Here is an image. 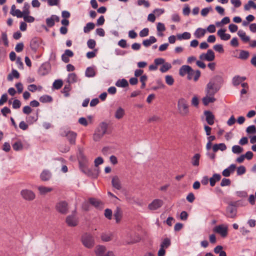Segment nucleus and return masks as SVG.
Segmentation results:
<instances>
[{"label": "nucleus", "instance_id": "47", "mask_svg": "<svg viewBox=\"0 0 256 256\" xmlns=\"http://www.w3.org/2000/svg\"><path fill=\"white\" fill-rule=\"evenodd\" d=\"M124 114V110L122 107H119L115 112V117L118 119L122 118Z\"/></svg>", "mask_w": 256, "mask_h": 256}, {"label": "nucleus", "instance_id": "50", "mask_svg": "<svg viewBox=\"0 0 256 256\" xmlns=\"http://www.w3.org/2000/svg\"><path fill=\"white\" fill-rule=\"evenodd\" d=\"M250 56V53L248 51L242 50L240 52L238 58L241 60H246Z\"/></svg>", "mask_w": 256, "mask_h": 256}, {"label": "nucleus", "instance_id": "25", "mask_svg": "<svg viewBox=\"0 0 256 256\" xmlns=\"http://www.w3.org/2000/svg\"><path fill=\"white\" fill-rule=\"evenodd\" d=\"M114 217L117 224L119 223L122 218V212L120 207H116V210L114 212Z\"/></svg>", "mask_w": 256, "mask_h": 256}, {"label": "nucleus", "instance_id": "27", "mask_svg": "<svg viewBox=\"0 0 256 256\" xmlns=\"http://www.w3.org/2000/svg\"><path fill=\"white\" fill-rule=\"evenodd\" d=\"M106 250V246L98 245L96 247L95 253L96 256H104V254Z\"/></svg>", "mask_w": 256, "mask_h": 256}, {"label": "nucleus", "instance_id": "62", "mask_svg": "<svg viewBox=\"0 0 256 256\" xmlns=\"http://www.w3.org/2000/svg\"><path fill=\"white\" fill-rule=\"evenodd\" d=\"M237 175L240 176L246 173V168L244 166H240L237 168Z\"/></svg>", "mask_w": 256, "mask_h": 256}, {"label": "nucleus", "instance_id": "53", "mask_svg": "<svg viewBox=\"0 0 256 256\" xmlns=\"http://www.w3.org/2000/svg\"><path fill=\"white\" fill-rule=\"evenodd\" d=\"M171 244L170 240L169 238H165L160 244V248H168Z\"/></svg>", "mask_w": 256, "mask_h": 256}, {"label": "nucleus", "instance_id": "51", "mask_svg": "<svg viewBox=\"0 0 256 256\" xmlns=\"http://www.w3.org/2000/svg\"><path fill=\"white\" fill-rule=\"evenodd\" d=\"M244 148L238 145H234L232 147V152L234 154H239L242 153Z\"/></svg>", "mask_w": 256, "mask_h": 256}, {"label": "nucleus", "instance_id": "64", "mask_svg": "<svg viewBox=\"0 0 256 256\" xmlns=\"http://www.w3.org/2000/svg\"><path fill=\"white\" fill-rule=\"evenodd\" d=\"M87 46L88 48L93 49L96 46V42L93 39H89L87 42Z\"/></svg>", "mask_w": 256, "mask_h": 256}, {"label": "nucleus", "instance_id": "43", "mask_svg": "<svg viewBox=\"0 0 256 256\" xmlns=\"http://www.w3.org/2000/svg\"><path fill=\"white\" fill-rule=\"evenodd\" d=\"M40 194H45L48 192H50L52 190V188L46 187L44 186H40L38 187Z\"/></svg>", "mask_w": 256, "mask_h": 256}, {"label": "nucleus", "instance_id": "57", "mask_svg": "<svg viewBox=\"0 0 256 256\" xmlns=\"http://www.w3.org/2000/svg\"><path fill=\"white\" fill-rule=\"evenodd\" d=\"M246 132L248 134H254L256 133V127L254 125L248 126L246 129Z\"/></svg>", "mask_w": 256, "mask_h": 256}, {"label": "nucleus", "instance_id": "12", "mask_svg": "<svg viewBox=\"0 0 256 256\" xmlns=\"http://www.w3.org/2000/svg\"><path fill=\"white\" fill-rule=\"evenodd\" d=\"M41 39L38 37H34L31 40L30 46L32 52H36L41 43Z\"/></svg>", "mask_w": 256, "mask_h": 256}, {"label": "nucleus", "instance_id": "16", "mask_svg": "<svg viewBox=\"0 0 256 256\" xmlns=\"http://www.w3.org/2000/svg\"><path fill=\"white\" fill-rule=\"evenodd\" d=\"M204 114L206 116V120L207 123L210 126L214 124L215 117L212 112L210 110H204Z\"/></svg>", "mask_w": 256, "mask_h": 256}, {"label": "nucleus", "instance_id": "23", "mask_svg": "<svg viewBox=\"0 0 256 256\" xmlns=\"http://www.w3.org/2000/svg\"><path fill=\"white\" fill-rule=\"evenodd\" d=\"M52 174L48 170H44L40 175V178L42 181H48L51 178Z\"/></svg>", "mask_w": 256, "mask_h": 256}, {"label": "nucleus", "instance_id": "14", "mask_svg": "<svg viewBox=\"0 0 256 256\" xmlns=\"http://www.w3.org/2000/svg\"><path fill=\"white\" fill-rule=\"evenodd\" d=\"M214 231L221 235L222 238H225L228 235V228L223 225H218L214 227Z\"/></svg>", "mask_w": 256, "mask_h": 256}, {"label": "nucleus", "instance_id": "63", "mask_svg": "<svg viewBox=\"0 0 256 256\" xmlns=\"http://www.w3.org/2000/svg\"><path fill=\"white\" fill-rule=\"evenodd\" d=\"M0 112L4 116L6 117L8 114L11 113V110L8 107L4 106L1 109Z\"/></svg>", "mask_w": 256, "mask_h": 256}, {"label": "nucleus", "instance_id": "3", "mask_svg": "<svg viewBox=\"0 0 256 256\" xmlns=\"http://www.w3.org/2000/svg\"><path fill=\"white\" fill-rule=\"evenodd\" d=\"M81 241L82 244L88 248H92L94 245V240L90 234L86 232L82 236Z\"/></svg>", "mask_w": 256, "mask_h": 256}, {"label": "nucleus", "instance_id": "6", "mask_svg": "<svg viewBox=\"0 0 256 256\" xmlns=\"http://www.w3.org/2000/svg\"><path fill=\"white\" fill-rule=\"evenodd\" d=\"M20 194L24 200L28 201H32L36 198V195L34 192L28 189L22 190Z\"/></svg>", "mask_w": 256, "mask_h": 256}, {"label": "nucleus", "instance_id": "9", "mask_svg": "<svg viewBox=\"0 0 256 256\" xmlns=\"http://www.w3.org/2000/svg\"><path fill=\"white\" fill-rule=\"evenodd\" d=\"M51 69V66L49 62H46L43 63L39 68L38 73L41 76L48 74Z\"/></svg>", "mask_w": 256, "mask_h": 256}, {"label": "nucleus", "instance_id": "38", "mask_svg": "<svg viewBox=\"0 0 256 256\" xmlns=\"http://www.w3.org/2000/svg\"><path fill=\"white\" fill-rule=\"evenodd\" d=\"M95 28V24L92 22H89L86 24V26L84 28V32L88 34L90 30H94Z\"/></svg>", "mask_w": 256, "mask_h": 256}, {"label": "nucleus", "instance_id": "18", "mask_svg": "<svg viewBox=\"0 0 256 256\" xmlns=\"http://www.w3.org/2000/svg\"><path fill=\"white\" fill-rule=\"evenodd\" d=\"M236 168L235 164H231L228 167L225 168L222 172V175L225 177H228L231 174L233 173Z\"/></svg>", "mask_w": 256, "mask_h": 256}, {"label": "nucleus", "instance_id": "17", "mask_svg": "<svg viewBox=\"0 0 256 256\" xmlns=\"http://www.w3.org/2000/svg\"><path fill=\"white\" fill-rule=\"evenodd\" d=\"M206 93V96L202 98L203 104L205 106L208 105L210 103H213L216 101V98L214 97V95H210Z\"/></svg>", "mask_w": 256, "mask_h": 256}, {"label": "nucleus", "instance_id": "11", "mask_svg": "<svg viewBox=\"0 0 256 256\" xmlns=\"http://www.w3.org/2000/svg\"><path fill=\"white\" fill-rule=\"evenodd\" d=\"M66 222L68 226L70 227L76 226L78 224V218L74 216V214H70L66 216Z\"/></svg>", "mask_w": 256, "mask_h": 256}, {"label": "nucleus", "instance_id": "54", "mask_svg": "<svg viewBox=\"0 0 256 256\" xmlns=\"http://www.w3.org/2000/svg\"><path fill=\"white\" fill-rule=\"evenodd\" d=\"M137 5L138 6L143 5L146 8H148L150 6V3L148 0H138Z\"/></svg>", "mask_w": 256, "mask_h": 256}, {"label": "nucleus", "instance_id": "15", "mask_svg": "<svg viewBox=\"0 0 256 256\" xmlns=\"http://www.w3.org/2000/svg\"><path fill=\"white\" fill-rule=\"evenodd\" d=\"M236 214L237 208L228 204V206L226 208V214L225 216L227 218H234L236 216Z\"/></svg>", "mask_w": 256, "mask_h": 256}, {"label": "nucleus", "instance_id": "4", "mask_svg": "<svg viewBox=\"0 0 256 256\" xmlns=\"http://www.w3.org/2000/svg\"><path fill=\"white\" fill-rule=\"evenodd\" d=\"M178 108L180 113L182 116H186L189 113L188 103L184 98H180L178 100Z\"/></svg>", "mask_w": 256, "mask_h": 256}, {"label": "nucleus", "instance_id": "32", "mask_svg": "<svg viewBox=\"0 0 256 256\" xmlns=\"http://www.w3.org/2000/svg\"><path fill=\"white\" fill-rule=\"evenodd\" d=\"M20 73L16 70L12 69V73L10 74L8 76V81H12L14 78H20Z\"/></svg>", "mask_w": 256, "mask_h": 256}, {"label": "nucleus", "instance_id": "61", "mask_svg": "<svg viewBox=\"0 0 256 256\" xmlns=\"http://www.w3.org/2000/svg\"><path fill=\"white\" fill-rule=\"evenodd\" d=\"M166 82L169 86H172L174 84V79L172 76L167 75L165 77Z\"/></svg>", "mask_w": 256, "mask_h": 256}, {"label": "nucleus", "instance_id": "2", "mask_svg": "<svg viewBox=\"0 0 256 256\" xmlns=\"http://www.w3.org/2000/svg\"><path fill=\"white\" fill-rule=\"evenodd\" d=\"M88 164H85L80 168V170L84 174L90 178L92 179H96L100 172L98 168H88Z\"/></svg>", "mask_w": 256, "mask_h": 256}, {"label": "nucleus", "instance_id": "40", "mask_svg": "<svg viewBox=\"0 0 256 256\" xmlns=\"http://www.w3.org/2000/svg\"><path fill=\"white\" fill-rule=\"evenodd\" d=\"M200 154H196L192 158V164L194 166H198L200 164Z\"/></svg>", "mask_w": 256, "mask_h": 256}, {"label": "nucleus", "instance_id": "19", "mask_svg": "<svg viewBox=\"0 0 256 256\" xmlns=\"http://www.w3.org/2000/svg\"><path fill=\"white\" fill-rule=\"evenodd\" d=\"M226 29L221 28L217 32V34L219 36L222 40H228L230 38V35L228 34H226Z\"/></svg>", "mask_w": 256, "mask_h": 256}, {"label": "nucleus", "instance_id": "7", "mask_svg": "<svg viewBox=\"0 0 256 256\" xmlns=\"http://www.w3.org/2000/svg\"><path fill=\"white\" fill-rule=\"evenodd\" d=\"M56 209L62 214H66L68 211V204L65 200L60 201L56 204Z\"/></svg>", "mask_w": 256, "mask_h": 256}, {"label": "nucleus", "instance_id": "21", "mask_svg": "<svg viewBox=\"0 0 256 256\" xmlns=\"http://www.w3.org/2000/svg\"><path fill=\"white\" fill-rule=\"evenodd\" d=\"M156 41L157 40L154 36H150L148 39L144 40L142 42V44L145 47L148 48Z\"/></svg>", "mask_w": 256, "mask_h": 256}, {"label": "nucleus", "instance_id": "31", "mask_svg": "<svg viewBox=\"0 0 256 256\" xmlns=\"http://www.w3.org/2000/svg\"><path fill=\"white\" fill-rule=\"evenodd\" d=\"M191 66L188 65H184L182 66L179 70V74L180 76H184L186 74H188V72L190 71Z\"/></svg>", "mask_w": 256, "mask_h": 256}, {"label": "nucleus", "instance_id": "48", "mask_svg": "<svg viewBox=\"0 0 256 256\" xmlns=\"http://www.w3.org/2000/svg\"><path fill=\"white\" fill-rule=\"evenodd\" d=\"M180 40H188L190 38L191 34L188 32H184L182 34H178L176 36Z\"/></svg>", "mask_w": 256, "mask_h": 256}, {"label": "nucleus", "instance_id": "28", "mask_svg": "<svg viewBox=\"0 0 256 256\" xmlns=\"http://www.w3.org/2000/svg\"><path fill=\"white\" fill-rule=\"evenodd\" d=\"M238 35L240 37L242 40L245 43L248 42L250 40V38L248 36H247L246 32L242 30L238 31Z\"/></svg>", "mask_w": 256, "mask_h": 256}, {"label": "nucleus", "instance_id": "22", "mask_svg": "<svg viewBox=\"0 0 256 256\" xmlns=\"http://www.w3.org/2000/svg\"><path fill=\"white\" fill-rule=\"evenodd\" d=\"M112 186L118 190H120L122 188L120 180L118 176H114L112 178Z\"/></svg>", "mask_w": 256, "mask_h": 256}, {"label": "nucleus", "instance_id": "58", "mask_svg": "<svg viewBox=\"0 0 256 256\" xmlns=\"http://www.w3.org/2000/svg\"><path fill=\"white\" fill-rule=\"evenodd\" d=\"M23 18L25 22L28 23L33 22L35 20L34 18L32 16H30V14L24 15Z\"/></svg>", "mask_w": 256, "mask_h": 256}, {"label": "nucleus", "instance_id": "13", "mask_svg": "<svg viewBox=\"0 0 256 256\" xmlns=\"http://www.w3.org/2000/svg\"><path fill=\"white\" fill-rule=\"evenodd\" d=\"M163 203L162 200L155 199L148 204V208L152 210H156L163 205Z\"/></svg>", "mask_w": 256, "mask_h": 256}, {"label": "nucleus", "instance_id": "20", "mask_svg": "<svg viewBox=\"0 0 256 256\" xmlns=\"http://www.w3.org/2000/svg\"><path fill=\"white\" fill-rule=\"evenodd\" d=\"M222 178L221 175L219 174L215 173L210 178V184L213 187L215 186L216 182H219Z\"/></svg>", "mask_w": 256, "mask_h": 256}, {"label": "nucleus", "instance_id": "42", "mask_svg": "<svg viewBox=\"0 0 256 256\" xmlns=\"http://www.w3.org/2000/svg\"><path fill=\"white\" fill-rule=\"evenodd\" d=\"M13 149L16 151L21 150L23 149V144L20 140L16 142L12 145Z\"/></svg>", "mask_w": 256, "mask_h": 256}, {"label": "nucleus", "instance_id": "30", "mask_svg": "<svg viewBox=\"0 0 256 256\" xmlns=\"http://www.w3.org/2000/svg\"><path fill=\"white\" fill-rule=\"evenodd\" d=\"M116 86L120 88H126L128 86V83L124 78L118 79L116 82Z\"/></svg>", "mask_w": 256, "mask_h": 256}, {"label": "nucleus", "instance_id": "24", "mask_svg": "<svg viewBox=\"0 0 256 256\" xmlns=\"http://www.w3.org/2000/svg\"><path fill=\"white\" fill-rule=\"evenodd\" d=\"M246 80V76H236L232 78V84L234 86H238Z\"/></svg>", "mask_w": 256, "mask_h": 256}, {"label": "nucleus", "instance_id": "37", "mask_svg": "<svg viewBox=\"0 0 256 256\" xmlns=\"http://www.w3.org/2000/svg\"><path fill=\"white\" fill-rule=\"evenodd\" d=\"M40 101L42 103L51 102H52V98L49 95L44 94L41 96L39 99Z\"/></svg>", "mask_w": 256, "mask_h": 256}, {"label": "nucleus", "instance_id": "29", "mask_svg": "<svg viewBox=\"0 0 256 256\" xmlns=\"http://www.w3.org/2000/svg\"><path fill=\"white\" fill-rule=\"evenodd\" d=\"M78 81V77L76 74L73 72L69 74L68 75V77L66 79V83H75L76 82Z\"/></svg>", "mask_w": 256, "mask_h": 256}, {"label": "nucleus", "instance_id": "35", "mask_svg": "<svg viewBox=\"0 0 256 256\" xmlns=\"http://www.w3.org/2000/svg\"><path fill=\"white\" fill-rule=\"evenodd\" d=\"M104 135L100 132L99 128H97L96 132H94L93 136V140L95 142L99 141Z\"/></svg>", "mask_w": 256, "mask_h": 256}, {"label": "nucleus", "instance_id": "36", "mask_svg": "<svg viewBox=\"0 0 256 256\" xmlns=\"http://www.w3.org/2000/svg\"><path fill=\"white\" fill-rule=\"evenodd\" d=\"M85 76L88 78H92L96 76V72L92 67L87 68L85 72Z\"/></svg>", "mask_w": 256, "mask_h": 256}, {"label": "nucleus", "instance_id": "41", "mask_svg": "<svg viewBox=\"0 0 256 256\" xmlns=\"http://www.w3.org/2000/svg\"><path fill=\"white\" fill-rule=\"evenodd\" d=\"M113 234L110 233V234H106V233H102L101 234V240L104 242H108L112 240Z\"/></svg>", "mask_w": 256, "mask_h": 256}, {"label": "nucleus", "instance_id": "49", "mask_svg": "<svg viewBox=\"0 0 256 256\" xmlns=\"http://www.w3.org/2000/svg\"><path fill=\"white\" fill-rule=\"evenodd\" d=\"M172 68V65L170 64L168 62H166L164 63L162 66L160 67V70L162 72H166L170 68Z\"/></svg>", "mask_w": 256, "mask_h": 256}, {"label": "nucleus", "instance_id": "55", "mask_svg": "<svg viewBox=\"0 0 256 256\" xmlns=\"http://www.w3.org/2000/svg\"><path fill=\"white\" fill-rule=\"evenodd\" d=\"M104 216L109 220H112V212L111 209L106 208L104 212Z\"/></svg>", "mask_w": 256, "mask_h": 256}, {"label": "nucleus", "instance_id": "56", "mask_svg": "<svg viewBox=\"0 0 256 256\" xmlns=\"http://www.w3.org/2000/svg\"><path fill=\"white\" fill-rule=\"evenodd\" d=\"M148 80V76L146 74L142 75L140 77V82L142 83L140 88L144 89L146 87V82Z\"/></svg>", "mask_w": 256, "mask_h": 256}, {"label": "nucleus", "instance_id": "34", "mask_svg": "<svg viewBox=\"0 0 256 256\" xmlns=\"http://www.w3.org/2000/svg\"><path fill=\"white\" fill-rule=\"evenodd\" d=\"M206 32V30L202 28H198L196 30L194 35V36L198 38H200L202 36H204Z\"/></svg>", "mask_w": 256, "mask_h": 256}, {"label": "nucleus", "instance_id": "1", "mask_svg": "<svg viewBox=\"0 0 256 256\" xmlns=\"http://www.w3.org/2000/svg\"><path fill=\"white\" fill-rule=\"evenodd\" d=\"M224 83L222 76L216 75L212 78L206 84L205 92L210 95H215L218 92Z\"/></svg>", "mask_w": 256, "mask_h": 256}, {"label": "nucleus", "instance_id": "52", "mask_svg": "<svg viewBox=\"0 0 256 256\" xmlns=\"http://www.w3.org/2000/svg\"><path fill=\"white\" fill-rule=\"evenodd\" d=\"M30 6L28 2H25L24 3V6L22 8V11L24 16L26 14H30Z\"/></svg>", "mask_w": 256, "mask_h": 256}, {"label": "nucleus", "instance_id": "59", "mask_svg": "<svg viewBox=\"0 0 256 256\" xmlns=\"http://www.w3.org/2000/svg\"><path fill=\"white\" fill-rule=\"evenodd\" d=\"M2 40L3 41L4 44L6 46H8V40L6 32H2Z\"/></svg>", "mask_w": 256, "mask_h": 256}, {"label": "nucleus", "instance_id": "10", "mask_svg": "<svg viewBox=\"0 0 256 256\" xmlns=\"http://www.w3.org/2000/svg\"><path fill=\"white\" fill-rule=\"evenodd\" d=\"M187 74V79L188 80H191L194 78V80L197 82L200 76L201 72L198 70H194L191 67Z\"/></svg>", "mask_w": 256, "mask_h": 256}, {"label": "nucleus", "instance_id": "33", "mask_svg": "<svg viewBox=\"0 0 256 256\" xmlns=\"http://www.w3.org/2000/svg\"><path fill=\"white\" fill-rule=\"evenodd\" d=\"M38 112H36V116H28L26 117V121L28 124H32L36 122L38 120Z\"/></svg>", "mask_w": 256, "mask_h": 256}, {"label": "nucleus", "instance_id": "39", "mask_svg": "<svg viewBox=\"0 0 256 256\" xmlns=\"http://www.w3.org/2000/svg\"><path fill=\"white\" fill-rule=\"evenodd\" d=\"M72 88L70 84L68 83V84H65L64 88L61 91V92L64 94V96L65 97H68L70 96L69 92L71 90Z\"/></svg>", "mask_w": 256, "mask_h": 256}, {"label": "nucleus", "instance_id": "5", "mask_svg": "<svg viewBox=\"0 0 256 256\" xmlns=\"http://www.w3.org/2000/svg\"><path fill=\"white\" fill-rule=\"evenodd\" d=\"M76 156L78 162L79 168L88 164V159L84 154L82 148L78 147V152L76 154Z\"/></svg>", "mask_w": 256, "mask_h": 256}, {"label": "nucleus", "instance_id": "46", "mask_svg": "<svg viewBox=\"0 0 256 256\" xmlns=\"http://www.w3.org/2000/svg\"><path fill=\"white\" fill-rule=\"evenodd\" d=\"M88 202L90 204L94 206L95 208H98L100 204H102V202L100 200H98L94 198H88Z\"/></svg>", "mask_w": 256, "mask_h": 256}, {"label": "nucleus", "instance_id": "45", "mask_svg": "<svg viewBox=\"0 0 256 256\" xmlns=\"http://www.w3.org/2000/svg\"><path fill=\"white\" fill-rule=\"evenodd\" d=\"M108 128V124L104 122H102L100 124L98 128H100V130L101 132L105 134Z\"/></svg>", "mask_w": 256, "mask_h": 256}, {"label": "nucleus", "instance_id": "26", "mask_svg": "<svg viewBox=\"0 0 256 256\" xmlns=\"http://www.w3.org/2000/svg\"><path fill=\"white\" fill-rule=\"evenodd\" d=\"M205 56L204 60L208 62L213 61L215 58L214 53L211 49H209L207 50V52Z\"/></svg>", "mask_w": 256, "mask_h": 256}, {"label": "nucleus", "instance_id": "60", "mask_svg": "<svg viewBox=\"0 0 256 256\" xmlns=\"http://www.w3.org/2000/svg\"><path fill=\"white\" fill-rule=\"evenodd\" d=\"M13 16H16L18 18H23L24 14L19 9L16 10L14 12H10Z\"/></svg>", "mask_w": 256, "mask_h": 256}, {"label": "nucleus", "instance_id": "44", "mask_svg": "<svg viewBox=\"0 0 256 256\" xmlns=\"http://www.w3.org/2000/svg\"><path fill=\"white\" fill-rule=\"evenodd\" d=\"M63 85V81L61 79H58L54 81L52 84V88L56 90L60 89Z\"/></svg>", "mask_w": 256, "mask_h": 256}, {"label": "nucleus", "instance_id": "8", "mask_svg": "<svg viewBox=\"0 0 256 256\" xmlns=\"http://www.w3.org/2000/svg\"><path fill=\"white\" fill-rule=\"evenodd\" d=\"M61 136H66L70 144H76V140L77 136L76 132L70 130L67 132L64 131V132L61 134Z\"/></svg>", "mask_w": 256, "mask_h": 256}]
</instances>
